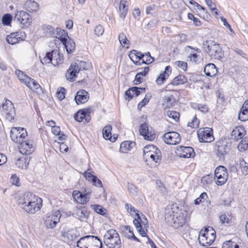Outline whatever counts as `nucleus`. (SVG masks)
<instances>
[{"instance_id": "nucleus-1", "label": "nucleus", "mask_w": 248, "mask_h": 248, "mask_svg": "<svg viewBox=\"0 0 248 248\" xmlns=\"http://www.w3.org/2000/svg\"><path fill=\"white\" fill-rule=\"evenodd\" d=\"M18 205L27 213L33 215L42 206V200L32 193L27 192L17 201Z\"/></svg>"}, {"instance_id": "nucleus-2", "label": "nucleus", "mask_w": 248, "mask_h": 248, "mask_svg": "<svg viewBox=\"0 0 248 248\" xmlns=\"http://www.w3.org/2000/svg\"><path fill=\"white\" fill-rule=\"evenodd\" d=\"M178 208L176 205H169L165 210V219L172 227L177 228L183 226L189 219L187 213H178Z\"/></svg>"}, {"instance_id": "nucleus-3", "label": "nucleus", "mask_w": 248, "mask_h": 248, "mask_svg": "<svg viewBox=\"0 0 248 248\" xmlns=\"http://www.w3.org/2000/svg\"><path fill=\"white\" fill-rule=\"evenodd\" d=\"M125 208L129 213L132 211L135 213L133 223L140 234L142 237L146 236V231H147L149 226L148 222L146 217L143 215L140 216L138 213L139 211L135 210L134 207L129 203H127L125 204Z\"/></svg>"}, {"instance_id": "nucleus-4", "label": "nucleus", "mask_w": 248, "mask_h": 248, "mask_svg": "<svg viewBox=\"0 0 248 248\" xmlns=\"http://www.w3.org/2000/svg\"><path fill=\"white\" fill-rule=\"evenodd\" d=\"M232 142L228 138H222L217 140L215 145L216 155L219 159H223L231 150Z\"/></svg>"}, {"instance_id": "nucleus-5", "label": "nucleus", "mask_w": 248, "mask_h": 248, "mask_svg": "<svg viewBox=\"0 0 248 248\" xmlns=\"http://www.w3.org/2000/svg\"><path fill=\"white\" fill-rule=\"evenodd\" d=\"M203 46L205 51L211 58L220 60L223 57L224 53L221 48L215 42L211 40L206 41L203 43Z\"/></svg>"}, {"instance_id": "nucleus-6", "label": "nucleus", "mask_w": 248, "mask_h": 248, "mask_svg": "<svg viewBox=\"0 0 248 248\" xmlns=\"http://www.w3.org/2000/svg\"><path fill=\"white\" fill-rule=\"evenodd\" d=\"M77 246L79 248H102V244L97 236L87 235L81 238Z\"/></svg>"}, {"instance_id": "nucleus-7", "label": "nucleus", "mask_w": 248, "mask_h": 248, "mask_svg": "<svg viewBox=\"0 0 248 248\" xmlns=\"http://www.w3.org/2000/svg\"><path fill=\"white\" fill-rule=\"evenodd\" d=\"M215 238V231L212 227H208L200 232L198 240L201 245L208 246L214 242Z\"/></svg>"}, {"instance_id": "nucleus-8", "label": "nucleus", "mask_w": 248, "mask_h": 248, "mask_svg": "<svg viewBox=\"0 0 248 248\" xmlns=\"http://www.w3.org/2000/svg\"><path fill=\"white\" fill-rule=\"evenodd\" d=\"M104 242L109 248H120L121 240L116 231L110 229L104 236Z\"/></svg>"}, {"instance_id": "nucleus-9", "label": "nucleus", "mask_w": 248, "mask_h": 248, "mask_svg": "<svg viewBox=\"0 0 248 248\" xmlns=\"http://www.w3.org/2000/svg\"><path fill=\"white\" fill-rule=\"evenodd\" d=\"M39 58L43 64L51 63L54 66L58 65L62 63L63 60L62 56L55 50L47 52L45 54H42Z\"/></svg>"}, {"instance_id": "nucleus-10", "label": "nucleus", "mask_w": 248, "mask_h": 248, "mask_svg": "<svg viewBox=\"0 0 248 248\" xmlns=\"http://www.w3.org/2000/svg\"><path fill=\"white\" fill-rule=\"evenodd\" d=\"M0 110L2 115L9 121L14 119L16 113L13 103L9 100L5 101L0 107Z\"/></svg>"}, {"instance_id": "nucleus-11", "label": "nucleus", "mask_w": 248, "mask_h": 248, "mask_svg": "<svg viewBox=\"0 0 248 248\" xmlns=\"http://www.w3.org/2000/svg\"><path fill=\"white\" fill-rule=\"evenodd\" d=\"M61 217V214L59 211L47 214L44 218L45 225L47 228L53 229L60 221Z\"/></svg>"}, {"instance_id": "nucleus-12", "label": "nucleus", "mask_w": 248, "mask_h": 248, "mask_svg": "<svg viewBox=\"0 0 248 248\" xmlns=\"http://www.w3.org/2000/svg\"><path fill=\"white\" fill-rule=\"evenodd\" d=\"M27 136L26 129L22 127H13L10 132V137L15 142L19 143Z\"/></svg>"}, {"instance_id": "nucleus-13", "label": "nucleus", "mask_w": 248, "mask_h": 248, "mask_svg": "<svg viewBox=\"0 0 248 248\" xmlns=\"http://www.w3.org/2000/svg\"><path fill=\"white\" fill-rule=\"evenodd\" d=\"M201 142H210L214 140L212 129L208 127L201 128L197 132Z\"/></svg>"}, {"instance_id": "nucleus-14", "label": "nucleus", "mask_w": 248, "mask_h": 248, "mask_svg": "<svg viewBox=\"0 0 248 248\" xmlns=\"http://www.w3.org/2000/svg\"><path fill=\"white\" fill-rule=\"evenodd\" d=\"M228 178V173L226 168L219 166L215 170V178L217 179L216 184L218 186L224 185Z\"/></svg>"}, {"instance_id": "nucleus-15", "label": "nucleus", "mask_w": 248, "mask_h": 248, "mask_svg": "<svg viewBox=\"0 0 248 248\" xmlns=\"http://www.w3.org/2000/svg\"><path fill=\"white\" fill-rule=\"evenodd\" d=\"M14 20H16L21 25L25 27L29 26L32 21L30 15L24 11H16L14 16Z\"/></svg>"}, {"instance_id": "nucleus-16", "label": "nucleus", "mask_w": 248, "mask_h": 248, "mask_svg": "<svg viewBox=\"0 0 248 248\" xmlns=\"http://www.w3.org/2000/svg\"><path fill=\"white\" fill-rule=\"evenodd\" d=\"M163 140L168 144L176 145L181 141V138L179 133L172 131L165 133L163 135Z\"/></svg>"}, {"instance_id": "nucleus-17", "label": "nucleus", "mask_w": 248, "mask_h": 248, "mask_svg": "<svg viewBox=\"0 0 248 248\" xmlns=\"http://www.w3.org/2000/svg\"><path fill=\"white\" fill-rule=\"evenodd\" d=\"M140 133L144 139L152 141L155 138V133L151 127H149L146 123L141 124L140 128Z\"/></svg>"}, {"instance_id": "nucleus-18", "label": "nucleus", "mask_w": 248, "mask_h": 248, "mask_svg": "<svg viewBox=\"0 0 248 248\" xmlns=\"http://www.w3.org/2000/svg\"><path fill=\"white\" fill-rule=\"evenodd\" d=\"M176 154L179 157L183 158L193 157L195 155L194 149L188 146H181L177 147Z\"/></svg>"}, {"instance_id": "nucleus-19", "label": "nucleus", "mask_w": 248, "mask_h": 248, "mask_svg": "<svg viewBox=\"0 0 248 248\" xmlns=\"http://www.w3.org/2000/svg\"><path fill=\"white\" fill-rule=\"evenodd\" d=\"M143 157L146 162L159 163L161 160V153L159 149L156 148L155 150L143 154Z\"/></svg>"}, {"instance_id": "nucleus-20", "label": "nucleus", "mask_w": 248, "mask_h": 248, "mask_svg": "<svg viewBox=\"0 0 248 248\" xmlns=\"http://www.w3.org/2000/svg\"><path fill=\"white\" fill-rule=\"evenodd\" d=\"M19 144H20L18 147L19 152L23 155L31 154L34 150L32 140H23Z\"/></svg>"}, {"instance_id": "nucleus-21", "label": "nucleus", "mask_w": 248, "mask_h": 248, "mask_svg": "<svg viewBox=\"0 0 248 248\" xmlns=\"http://www.w3.org/2000/svg\"><path fill=\"white\" fill-rule=\"evenodd\" d=\"M24 32H13L7 36L6 41L9 44L15 45L24 40Z\"/></svg>"}, {"instance_id": "nucleus-22", "label": "nucleus", "mask_w": 248, "mask_h": 248, "mask_svg": "<svg viewBox=\"0 0 248 248\" xmlns=\"http://www.w3.org/2000/svg\"><path fill=\"white\" fill-rule=\"evenodd\" d=\"M72 195L74 200L81 204H86L90 199V196L84 195L79 191H74Z\"/></svg>"}, {"instance_id": "nucleus-23", "label": "nucleus", "mask_w": 248, "mask_h": 248, "mask_svg": "<svg viewBox=\"0 0 248 248\" xmlns=\"http://www.w3.org/2000/svg\"><path fill=\"white\" fill-rule=\"evenodd\" d=\"M89 96L88 92L84 90L78 91L75 97V100L77 104H83L89 99Z\"/></svg>"}, {"instance_id": "nucleus-24", "label": "nucleus", "mask_w": 248, "mask_h": 248, "mask_svg": "<svg viewBox=\"0 0 248 248\" xmlns=\"http://www.w3.org/2000/svg\"><path fill=\"white\" fill-rule=\"evenodd\" d=\"M61 233L62 236L69 241L74 240L78 236L76 230L73 229L65 228L62 231Z\"/></svg>"}, {"instance_id": "nucleus-25", "label": "nucleus", "mask_w": 248, "mask_h": 248, "mask_svg": "<svg viewBox=\"0 0 248 248\" xmlns=\"http://www.w3.org/2000/svg\"><path fill=\"white\" fill-rule=\"evenodd\" d=\"M128 10V4L126 0H121L119 3L118 14L119 16L124 19Z\"/></svg>"}, {"instance_id": "nucleus-26", "label": "nucleus", "mask_w": 248, "mask_h": 248, "mask_svg": "<svg viewBox=\"0 0 248 248\" xmlns=\"http://www.w3.org/2000/svg\"><path fill=\"white\" fill-rule=\"evenodd\" d=\"M24 84L34 92L39 93L42 90L39 83L30 77H29V80L25 81Z\"/></svg>"}, {"instance_id": "nucleus-27", "label": "nucleus", "mask_w": 248, "mask_h": 248, "mask_svg": "<svg viewBox=\"0 0 248 248\" xmlns=\"http://www.w3.org/2000/svg\"><path fill=\"white\" fill-rule=\"evenodd\" d=\"M74 118L78 122H82L85 119L88 123L90 120V112L85 110H80L74 115Z\"/></svg>"}, {"instance_id": "nucleus-28", "label": "nucleus", "mask_w": 248, "mask_h": 248, "mask_svg": "<svg viewBox=\"0 0 248 248\" xmlns=\"http://www.w3.org/2000/svg\"><path fill=\"white\" fill-rule=\"evenodd\" d=\"M246 132L244 127L239 126L236 127L232 132L231 135L236 140H241L245 136Z\"/></svg>"}, {"instance_id": "nucleus-29", "label": "nucleus", "mask_w": 248, "mask_h": 248, "mask_svg": "<svg viewBox=\"0 0 248 248\" xmlns=\"http://www.w3.org/2000/svg\"><path fill=\"white\" fill-rule=\"evenodd\" d=\"M74 67L73 64H71L66 72L65 75L66 79L71 82H73L75 80L77 74L78 73L77 69Z\"/></svg>"}, {"instance_id": "nucleus-30", "label": "nucleus", "mask_w": 248, "mask_h": 248, "mask_svg": "<svg viewBox=\"0 0 248 248\" xmlns=\"http://www.w3.org/2000/svg\"><path fill=\"white\" fill-rule=\"evenodd\" d=\"M73 215L75 217L81 221L87 219L88 217V213L85 207L76 209Z\"/></svg>"}, {"instance_id": "nucleus-31", "label": "nucleus", "mask_w": 248, "mask_h": 248, "mask_svg": "<svg viewBox=\"0 0 248 248\" xmlns=\"http://www.w3.org/2000/svg\"><path fill=\"white\" fill-rule=\"evenodd\" d=\"M112 126L111 125H107L105 126L102 131L103 138L106 140H109L112 142H114L116 140L117 137L113 136L111 137Z\"/></svg>"}, {"instance_id": "nucleus-32", "label": "nucleus", "mask_w": 248, "mask_h": 248, "mask_svg": "<svg viewBox=\"0 0 248 248\" xmlns=\"http://www.w3.org/2000/svg\"><path fill=\"white\" fill-rule=\"evenodd\" d=\"M187 82V79L183 75H178L167 86V88L171 89V85H179L183 84Z\"/></svg>"}, {"instance_id": "nucleus-33", "label": "nucleus", "mask_w": 248, "mask_h": 248, "mask_svg": "<svg viewBox=\"0 0 248 248\" xmlns=\"http://www.w3.org/2000/svg\"><path fill=\"white\" fill-rule=\"evenodd\" d=\"M53 33L55 37L61 41L62 43L65 42V39L69 37L67 31L60 28H57Z\"/></svg>"}, {"instance_id": "nucleus-34", "label": "nucleus", "mask_w": 248, "mask_h": 248, "mask_svg": "<svg viewBox=\"0 0 248 248\" xmlns=\"http://www.w3.org/2000/svg\"><path fill=\"white\" fill-rule=\"evenodd\" d=\"M204 72L207 76L213 77L217 74V69L213 63H208L204 67Z\"/></svg>"}, {"instance_id": "nucleus-35", "label": "nucleus", "mask_w": 248, "mask_h": 248, "mask_svg": "<svg viewBox=\"0 0 248 248\" xmlns=\"http://www.w3.org/2000/svg\"><path fill=\"white\" fill-rule=\"evenodd\" d=\"M171 68L170 66H167L165 68L164 72L162 74H161L159 77L156 79V83L158 85L162 84L166 79L168 78L169 74L171 73Z\"/></svg>"}, {"instance_id": "nucleus-36", "label": "nucleus", "mask_w": 248, "mask_h": 248, "mask_svg": "<svg viewBox=\"0 0 248 248\" xmlns=\"http://www.w3.org/2000/svg\"><path fill=\"white\" fill-rule=\"evenodd\" d=\"M135 145V143L131 141H125L121 143L119 151L122 153H126Z\"/></svg>"}, {"instance_id": "nucleus-37", "label": "nucleus", "mask_w": 248, "mask_h": 248, "mask_svg": "<svg viewBox=\"0 0 248 248\" xmlns=\"http://www.w3.org/2000/svg\"><path fill=\"white\" fill-rule=\"evenodd\" d=\"M24 8L29 12H33L37 11L38 9V4L34 1L29 0L24 3Z\"/></svg>"}, {"instance_id": "nucleus-38", "label": "nucleus", "mask_w": 248, "mask_h": 248, "mask_svg": "<svg viewBox=\"0 0 248 248\" xmlns=\"http://www.w3.org/2000/svg\"><path fill=\"white\" fill-rule=\"evenodd\" d=\"M29 163V160L28 157H20L16 159L15 162L16 166L22 170L26 169Z\"/></svg>"}, {"instance_id": "nucleus-39", "label": "nucleus", "mask_w": 248, "mask_h": 248, "mask_svg": "<svg viewBox=\"0 0 248 248\" xmlns=\"http://www.w3.org/2000/svg\"><path fill=\"white\" fill-rule=\"evenodd\" d=\"M64 46L67 53H71L75 48V44L74 41L69 37L65 39V42L62 43Z\"/></svg>"}, {"instance_id": "nucleus-40", "label": "nucleus", "mask_w": 248, "mask_h": 248, "mask_svg": "<svg viewBox=\"0 0 248 248\" xmlns=\"http://www.w3.org/2000/svg\"><path fill=\"white\" fill-rule=\"evenodd\" d=\"M134 55L136 57V59H138L139 61H140L143 58V54H142L140 52H137L136 50H133L131 51V54L129 55V57L131 61L136 64L140 65L141 63L139 62L137 60H134L133 59V56L132 55Z\"/></svg>"}, {"instance_id": "nucleus-41", "label": "nucleus", "mask_w": 248, "mask_h": 248, "mask_svg": "<svg viewBox=\"0 0 248 248\" xmlns=\"http://www.w3.org/2000/svg\"><path fill=\"white\" fill-rule=\"evenodd\" d=\"M219 220L221 224H229L232 222V216L231 215H226L223 214L219 216Z\"/></svg>"}, {"instance_id": "nucleus-42", "label": "nucleus", "mask_w": 248, "mask_h": 248, "mask_svg": "<svg viewBox=\"0 0 248 248\" xmlns=\"http://www.w3.org/2000/svg\"><path fill=\"white\" fill-rule=\"evenodd\" d=\"M191 107L194 109H198L203 113H206L208 111V108L205 105L192 103L191 104Z\"/></svg>"}, {"instance_id": "nucleus-43", "label": "nucleus", "mask_w": 248, "mask_h": 248, "mask_svg": "<svg viewBox=\"0 0 248 248\" xmlns=\"http://www.w3.org/2000/svg\"><path fill=\"white\" fill-rule=\"evenodd\" d=\"M72 64L74 66V67L76 68L78 72L87 68L86 62L83 61H77Z\"/></svg>"}, {"instance_id": "nucleus-44", "label": "nucleus", "mask_w": 248, "mask_h": 248, "mask_svg": "<svg viewBox=\"0 0 248 248\" xmlns=\"http://www.w3.org/2000/svg\"><path fill=\"white\" fill-rule=\"evenodd\" d=\"M91 207L96 213L101 215H105L107 212L106 209L100 205L93 204Z\"/></svg>"}, {"instance_id": "nucleus-45", "label": "nucleus", "mask_w": 248, "mask_h": 248, "mask_svg": "<svg viewBox=\"0 0 248 248\" xmlns=\"http://www.w3.org/2000/svg\"><path fill=\"white\" fill-rule=\"evenodd\" d=\"M165 115L167 116L169 118L173 120L174 122L178 121L180 116L179 113L175 111H167Z\"/></svg>"}, {"instance_id": "nucleus-46", "label": "nucleus", "mask_w": 248, "mask_h": 248, "mask_svg": "<svg viewBox=\"0 0 248 248\" xmlns=\"http://www.w3.org/2000/svg\"><path fill=\"white\" fill-rule=\"evenodd\" d=\"M52 132L55 135H60L59 139L61 140H64L66 136L64 134H60L61 129L59 126H54L52 128Z\"/></svg>"}, {"instance_id": "nucleus-47", "label": "nucleus", "mask_w": 248, "mask_h": 248, "mask_svg": "<svg viewBox=\"0 0 248 248\" xmlns=\"http://www.w3.org/2000/svg\"><path fill=\"white\" fill-rule=\"evenodd\" d=\"M119 41L122 46H124L126 45H128L130 43L129 41L127 39L125 34L124 33H121L119 35Z\"/></svg>"}, {"instance_id": "nucleus-48", "label": "nucleus", "mask_w": 248, "mask_h": 248, "mask_svg": "<svg viewBox=\"0 0 248 248\" xmlns=\"http://www.w3.org/2000/svg\"><path fill=\"white\" fill-rule=\"evenodd\" d=\"M237 148L241 152L246 150L248 148V142L246 138L242 139L238 145Z\"/></svg>"}, {"instance_id": "nucleus-49", "label": "nucleus", "mask_w": 248, "mask_h": 248, "mask_svg": "<svg viewBox=\"0 0 248 248\" xmlns=\"http://www.w3.org/2000/svg\"><path fill=\"white\" fill-rule=\"evenodd\" d=\"M244 109L242 107L238 115V118L241 121H245L248 119V111Z\"/></svg>"}, {"instance_id": "nucleus-50", "label": "nucleus", "mask_w": 248, "mask_h": 248, "mask_svg": "<svg viewBox=\"0 0 248 248\" xmlns=\"http://www.w3.org/2000/svg\"><path fill=\"white\" fill-rule=\"evenodd\" d=\"M200 120L197 118L196 115H194L191 122L188 123L187 125L193 128H197L199 127Z\"/></svg>"}, {"instance_id": "nucleus-51", "label": "nucleus", "mask_w": 248, "mask_h": 248, "mask_svg": "<svg viewBox=\"0 0 248 248\" xmlns=\"http://www.w3.org/2000/svg\"><path fill=\"white\" fill-rule=\"evenodd\" d=\"M222 248H239V246L231 240H228L223 243Z\"/></svg>"}, {"instance_id": "nucleus-52", "label": "nucleus", "mask_w": 248, "mask_h": 248, "mask_svg": "<svg viewBox=\"0 0 248 248\" xmlns=\"http://www.w3.org/2000/svg\"><path fill=\"white\" fill-rule=\"evenodd\" d=\"M12 16L10 14H5L2 18V22L4 25L8 26L11 23Z\"/></svg>"}, {"instance_id": "nucleus-53", "label": "nucleus", "mask_w": 248, "mask_h": 248, "mask_svg": "<svg viewBox=\"0 0 248 248\" xmlns=\"http://www.w3.org/2000/svg\"><path fill=\"white\" fill-rule=\"evenodd\" d=\"M16 74L17 75L19 80L22 83H24L26 80H29V77L26 75L24 74V73L19 70H16Z\"/></svg>"}, {"instance_id": "nucleus-54", "label": "nucleus", "mask_w": 248, "mask_h": 248, "mask_svg": "<svg viewBox=\"0 0 248 248\" xmlns=\"http://www.w3.org/2000/svg\"><path fill=\"white\" fill-rule=\"evenodd\" d=\"M173 100L172 96H166L164 98L163 105L167 108L171 107L173 105Z\"/></svg>"}, {"instance_id": "nucleus-55", "label": "nucleus", "mask_w": 248, "mask_h": 248, "mask_svg": "<svg viewBox=\"0 0 248 248\" xmlns=\"http://www.w3.org/2000/svg\"><path fill=\"white\" fill-rule=\"evenodd\" d=\"M66 90L63 87H61L56 93V96L59 100H62L65 98Z\"/></svg>"}, {"instance_id": "nucleus-56", "label": "nucleus", "mask_w": 248, "mask_h": 248, "mask_svg": "<svg viewBox=\"0 0 248 248\" xmlns=\"http://www.w3.org/2000/svg\"><path fill=\"white\" fill-rule=\"evenodd\" d=\"M143 58H142V61L141 62L142 63L148 64L153 62L154 59L151 56L149 52H147L144 55L143 54Z\"/></svg>"}, {"instance_id": "nucleus-57", "label": "nucleus", "mask_w": 248, "mask_h": 248, "mask_svg": "<svg viewBox=\"0 0 248 248\" xmlns=\"http://www.w3.org/2000/svg\"><path fill=\"white\" fill-rule=\"evenodd\" d=\"M207 198V195L206 193H202L200 197L194 200V203L196 205L203 202Z\"/></svg>"}, {"instance_id": "nucleus-58", "label": "nucleus", "mask_w": 248, "mask_h": 248, "mask_svg": "<svg viewBox=\"0 0 248 248\" xmlns=\"http://www.w3.org/2000/svg\"><path fill=\"white\" fill-rule=\"evenodd\" d=\"M127 188L129 192L133 195H136L138 193V188L136 186L130 183L127 184Z\"/></svg>"}, {"instance_id": "nucleus-59", "label": "nucleus", "mask_w": 248, "mask_h": 248, "mask_svg": "<svg viewBox=\"0 0 248 248\" xmlns=\"http://www.w3.org/2000/svg\"><path fill=\"white\" fill-rule=\"evenodd\" d=\"M240 165L243 173H248V163H247L243 159L240 160Z\"/></svg>"}, {"instance_id": "nucleus-60", "label": "nucleus", "mask_w": 248, "mask_h": 248, "mask_svg": "<svg viewBox=\"0 0 248 248\" xmlns=\"http://www.w3.org/2000/svg\"><path fill=\"white\" fill-rule=\"evenodd\" d=\"M136 89L135 88H131L125 92V94L126 99L130 100L132 98L134 95H135L133 91L135 90Z\"/></svg>"}, {"instance_id": "nucleus-61", "label": "nucleus", "mask_w": 248, "mask_h": 248, "mask_svg": "<svg viewBox=\"0 0 248 248\" xmlns=\"http://www.w3.org/2000/svg\"><path fill=\"white\" fill-rule=\"evenodd\" d=\"M104 32V28L101 25H98L95 27L94 32L97 36L102 35Z\"/></svg>"}, {"instance_id": "nucleus-62", "label": "nucleus", "mask_w": 248, "mask_h": 248, "mask_svg": "<svg viewBox=\"0 0 248 248\" xmlns=\"http://www.w3.org/2000/svg\"><path fill=\"white\" fill-rule=\"evenodd\" d=\"M212 182V178L210 175L205 176L201 178V183L203 185L211 184Z\"/></svg>"}, {"instance_id": "nucleus-63", "label": "nucleus", "mask_w": 248, "mask_h": 248, "mask_svg": "<svg viewBox=\"0 0 248 248\" xmlns=\"http://www.w3.org/2000/svg\"><path fill=\"white\" fill-rule=\"evenodd\" d=\"M124 234L126 237L129 239H133L134 240L137 242H140V240L135 236L132 231H129V232Z\"/></svg>"}, {"instance_id": "nucleus-64", "label": "nucleus", "mask_w": 248, "mask_h": 248, "mask_svg": "<svg viewBox=\"0 0 248 248\" xmlns=\"http://www.w3.org/2000/svg\"><path fill=\"white\" fill-rule=\"evenodd\" d=\"M10 182L16 186H19V178L16 174L12 175L10 178Z\"/></svg>"}]
</instances>
